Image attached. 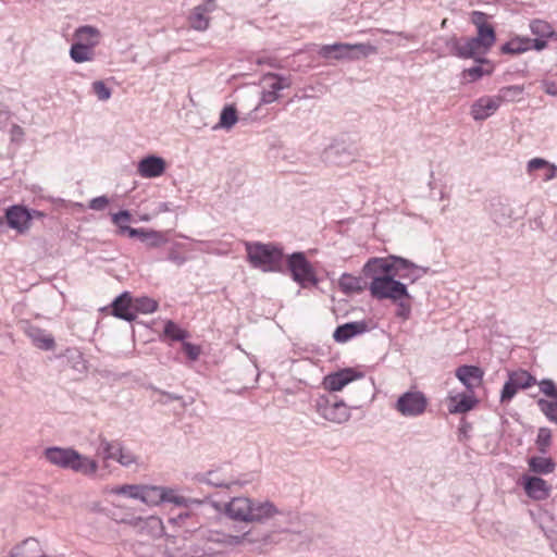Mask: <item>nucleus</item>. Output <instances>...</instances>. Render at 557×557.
Wrapping results in <instances>:
<instances>
[{
  "label": "nucleus",
  "mask_w": 557,
  "mask_h": 557,
  "mask_svg": "<svg viewBox=\"0 0 557 557\" xmlns=\"http://www.w3.org/2000/svg\"><path fill=\"white\" fill-rule=\"evenodd\" d=\"M395 264L386 258H371L363 267V273L372 281L369 290L376 299L397 301L408 296L405 284L396 281Z\"/></svg>",
  "instance_id": "1"
},
{
  "label": "nucleus",
  "mask_w": 557,
  "mask_h": 557,
  "mask_svg": "<svg viewBox=\"0 0 557 557\" xmlns=\"http://www.w3.org/2000/svg\"><path fill=\"white\" fill-rule=\"evenodd\" d=\"M45 457L54 466L71 469L84 475H94L98 470L96 460L81 455L73 448L50 447L45 450Z\"/></svg>",
  "instance_id": "2"
},
{
  "label": "nucleus",
  "mask_w": 557,
  "mask_h": 557,
  "mask_svg": "<svg viewBox=\"0 0 557 557\" xmlns=\"http://www.w3.org/2000/svg\"><path fill=\"white\" fill-rule=\"evenodd\" d=\"M226 511L231 518L246 522H259L277 513L272 503H255L248 497H234L228 503Z\"/></svg>",
  "instance_id": "3"
},
{
  "label": "nucleus",
  "mask_w": 557,
  "mask_h": 557,
  "mask_svg": "<svg viewBox=\"0 0 557 557\" xmlns=\"http://www.w3.org/2000/svg\"><path fill=\"white\" fill-rule=\"evenodd\" d=\"M246 252L251 265L264 272H275L281 268L282 249L272 244L247 243Z\"/></svg>",
  "instance_id": "4"
},
{
  "label": "nucleus",
  "mask_w": 557,
  "mask_h": 557,
  "mask_svg": "<svg viewBox=\"0 0 557 557\" xmlns=\"http://www.w3.org/2000/svg\"><path fill=\"white\" fill-rule=\"evenodd\" d=\"M522 87L508 86L499 90L497 96H484L479 98L471 107V115L475 121H483L493 115L500 104L508 100L509 97L513 98L522 94Z\"/></svg>",
  "instance_id": "5"
},
{
  "label": "nucleus",
  "mask_w": 557,
  "mask_h": 557,
  "mask_svg": "<svg viewBox=\"0 0 557 557\" xmlns=\"http://www.w3.org/2000/svg\"><path fill=\"white\" fill-rule=\"evenodd\" d=\"M495 32L478 34L476 37L453 40L454 54L462 59L475 58L485 54L495 44Z\"/></svg>",
  "instance_id": "6"
},
{
  "label": "nucleus",
  "mask_w": 557,
  "mask_h": 557,
  "mask_svg": "<svg viewBox=\"0 0 557 557\" xmlns=\"http://www.w3.org/2000/svg\"><path fill=\"white\" fill-rule=\"evenodd\" d=\"M315 408L322 418L333 423H344L350 418L348 406L337 396H319L315 401Z\"/></svg>",
  "instance_id": "7"
},
{
  "label": "nucleus",
  "mask_w": 557,
  "mask_h": 557,
  "mask_svg": "<svg viewBox=\"0 0 557 557\" xmlns=\"http://www.w3.org/2000/svg\"><path fill=\"white\" fill-rule=\"evenodd\" d=\"M287 265L293 280L302 287L318 283L315 270L302 252L290 255L287 259Z\"/></svg>",
  "instance_id": "8"
},
{
  "label": "nucleus",
  "mask_w": 557,
  "mask_h": 557,
  "mask_svg": "<svg viewBox=\"0 0 557 557\" xmlns=\"http://www.w3.org/2000/svg\"><path fill=\"white\" fill-rule=\"evenodd\" d=\"M537 384L536 379L527 370L517 369L508 372L500 393V403L508 404L517 395L519 389H527Z\"/></svg>",
  "instance_id": "9"
},
{
  "label": "nucleus",
  "mask_w": 557,
  "mask_h": 557,
  "mask_svg": "<svg viewBox=\"0 0 557 557\" xmlns=\"http://www.w3.org/2000/svg\"><path fill=\"white\" fill-rule=\"evenodd\" d=\"M429 399L420 391H408L396 401L395 409L404 417H418L425 412Z\"/></svg>",
  "instance_id": "10"
},
{
  "label": "nucleus",
  "mask_w": 557,
  "mask_h": 557,
  "mask_svg": "<svg viewBox=\"0 0 557 557\" xmlns=\"http://www.w3.org/2000/svg\"><path fill=\"white\" fill-rule=\"evenodd\" d=\"M354 50H358L362 55H369L371 53H375L376 49L370 45L357 44H335V45H326L320 49V55L325 59H354L355 57L351 54Z\"/></svg>",
  "instance_id": "11"
},
{
  "label": "nucleus",
  "mask_w": 557,
  "mask_h": 557,
  "mask_svg": "<svg viewBox=\"0 0 557 557\" xmlns=\"http://www.w3.org/2000/svg\"><path fill=\"white\" fill-rule=\"evenodd\" d=\"M362 377V373L354 368H344L324 376L322 387L327 392H341L351 382Z\"/></svg>",
  "instance_id": "12"
},
{
  "label": "nucleus",
  "mask_w": 557,
  "mask_h": 557,
  "mask_svg": "<svg viewBox=\"0 0 557 557\" xmlns=\"http://www.w3.org/2000/svg\"><path fill=\"white\" fill-rule=\"evenodd\" d=\"M520 484L527 496L536 502L547 499L552 491L550 485L540 476L524 474L520 479Z\"/></svg>",
  "instance_id": "13"
},
{
  "label": "nucleus",
  "mask_w": 557,
  "mask_h": 557,
  "mask_svg": "<svg viewBox=\"0 0 557 557\" xmlns=\"http://www.w3.org/2000/svg\"><path fill=\"white\" fill-rule=\"evenodd\" d=\"M456 376L469 393H473L483 384L484 371L475 366H460L456 370Z\"/></svg>",
  "instance_id": "14"
},
{
  "label": "nucleus",
  "mask_w": 557,
  "mask_h": 557,
  "mask_svg": "<svg viewBox=\"0 0 557 557\" xmlns=\"http://www.w3.org/2000/svg\"><path fill=\"white\" fill-rule=\"evenodd\" d=\"M215 9V2L208 0L198 7L194 8L188 16V22L191 28L196 30H206L209 27V14Z\"/></svg>",
  "instance_id": "15"
},
{
  "label": "nucleus",
  "mask_w": 557,
  "mask_h": 557,
  "mask_svg": "<svg viewBox=\"0 0 557 557\" xmlns=\"http://www.w3.org/2000/svg\"><path fill=\"white\" fill-rule=\"evenodd\" d=\"M267 88L262 91L261 101L263 103H272L278 99V92L290 87L287 78L280 77L276 74H268L263 78Z\"/></svg>",
  "instance_id": "16"
},
{
  "label": "nucleus",
  "mask_w": 557,
  "mask_h": 557,
  "mask_svg": "<svg viewBox=\"0 0 557 557\" xmlns=\"http://www.w3.org/2000/svg\"><path fill=\"white\" fill-rule=\"evenodd\" d=\"M111 314L126 321L136 319L134 300L131 293L125 292L114 299L111 305Z\"/></svg>",
  "instance_id": "17"
},
{
  "label": "nucleus",
  "mask_w": 557,
  "mask_h": 557,
  "mask_svg": "<svg viewBox=\"0 0 557 557\" xmlns=\"http://www.w3.org/2000/svg\"><path fill=\"white\" fill-rule=\"evenodd\" d=\"M7 222L11 228L23 233L29 228L30 214L27 209L21 206H13L7 210L5 213Z\"/></svg>",
  "instance_id": "18"
},
{
  "label": "nucleus",
  "mask_w": 557,
  "mask_h": 557,
  "mask_svg": "<svg viewBox=\"0 0 557 557\" xmlns=\"http://www.w3.org/2000/svg\"><path fill=\"white\" fill-rule=\"evenodd\" d=\"M165 171V162L160 157L149 156L144 158L137 166V172L141 177L151 178L161 176Z\"/></svg>",
  "instance_id": "19"
},
{
  "label": "nucleus",
  "mask_w": 557,
  "mask_h": 557,
  "mask_svg": "<svg viewBox=\"0 0 557 557\" xmlns=\"http://www.w3.org/2000/svg\"><path fill=\"white\" fill-rule=\"evenodd\" d=\"M478 404V399L470 394H457L447 398V408L449 413H466L472 410Z\"/></svg>",
  "instance_id": "20"
},
{
  "label": "nucleus",
  "mask_w": 557,
  "mask_h": 557,
  "mask_svg": "<svg viewBox=\"0 0 557 557\" xmlns=\"http://www.w3.org/2000/svg\"><path fill=\"white\" fill-rule=\"evenodd\" d=\"M138 499L141 502L148 504V505H158L162 500H173L169 495L168 492L158 486H146L140 485V493L138 496Z\"/></svg>",
  "instance_id": "21"
},
{
  "label": "nucleus",
  "mask_w": 557,
  "mask_h": 557,
  "mask_svg": "<svg viewBox=\"0 0 557 557\" xmlns=\"http://www.w3.org/2000/svg\"><path fill=\"white\" fill-rule=\"evenodd\" d=\"M75 38L83 46H89L91 50L99 44L100 32L94 26H82L76 29Z\"/></svg>",
  "instance_id": "22"
},
{
  "label": "nucleus",
  "mask_w": 557,
  "mask_h": 557,
  "mask_svg": "<svg viewBox=\"0 0 557 557\" xmlns=\"http://www.w3.org/2000/svg\"><path fill=\"white\" fill-rule=\"evenodd\" d=\"M527 170H528V173H530V174L536 170H542V172H544L543 181H545V182L555 178L557 175V166L542 158L531 159L528 162Z\"/></svg>",
  "instance_id": "23"
},
{
  "label": "nucleus",
  "mask_w": 557,
  "mask_h": 557,
  "mask_svg": "<svg viewBox=\"0 0 557 557\" xmlns=\"http://www.w3.org/2000/svg\"><path fill=\"white\" fill-rule=\"evenodd\" d=\"M128 236L138 237L144 242H148L150 247H159L166 242L161 233L152 230L128 228Z\"/></svg>",
  "instance_id": "24"
},
{
  "label": "nucleus",
  "mask_w": 557,
  "mask_h": 557,
  "mask_svg": "<svg viewBox=\"0 0 557 557\" xmlns=\"http://www.w3.org/2000/svg\"><path fill=\"white\" fill-rule=\"evenodd\" d=\"M28 337L33 344L42 350H52L55 347L54 338L51 334L40 329H30L27 332Z\"/></svg>",
  "instance_id": "25"
},
{
  "label": "nucleus",
  "mask_w": 557,
  "mask_h": 557,
  "mask_svg": "<svg viewBox=\"0 0 557 557\" xmlns=\"http://www.w3.org/2000/svg\"><path fill=\"white\" fill-rule=\"evenodd\" d=\"M366 326L363 323H346L344 325L338 326L334 332V338L336 342L344 343L354 337L357 334H360L364 331Z\"/></svg>",
  "instance_id": "26"
},
{
  "label": "nucleus",
  "mask_w": 557,
  "mask_h": 557,
  "mask_svg": "<svg viewBox=\"0 0 557 557\" xmlns=\"http://www.w3.org/2000/svg\"><path fill=\"white\" fill-rule=\"evenodd\" d=\"M532 48V39L529 37H515L502 47V52L508 54L523 53Z\"/></svg>",
  "instance_id": "27"
},
{
  "label": "nucleus",
  "mask_w": 557,
  "mask_h": 557,
  "mask_svg": "<svg viewBox=\"0 0 557 557\" xmlns=\"http://www.w3.org/2000/svg\"><path fill=\"white\" fill-rule=\"evenodd\" d=\"M338 287L346 295L357 294L363 289L361 278L349 273H344L339 277Z\"/></svg>",
  "instance_id": "28"
},
{
  "label": "nucleus",
  "mask_w": 557,
  "mask_h": 557,
  "mask_svg": "<svg viewBox=\"0 0 557 557\" xmlns=\"http://www.w3.org/2000/svg\"><path fill=\"white\" fill-rule=\"evenodd\" d=\"M530 471L537 474H549L554 472L556 463L552 458L546 457H531L528 461Z\"/></svg>",
  "instance_id": "29"
},
{
  "label": "nucleus",
  "mask_w": 557,
  "mask_h": 557,
  "mask_svg": "<svg viewBox=\"0 0 557 557\" xmlns=\"http://www.w3.org/2000/svg\"><path fill=\"white\" fill-rule=\"evenodd\" d=\"M480 63L486 64L488 67L473 66L462 71L461 76L466 83H473L484 75H490L493 72V66L485 59H479Z\"/></svg>",
  "instance_id": "30"
},
{
  "label": "nucleus",
  "mask_w": 557,
  "mask_h": 557,
  "mask_svg": "<svg viewBox=\"0 0 557 557\" xmlns=\"http://www.w3.org/2000/svg\"><path fill=\"white\" fill-rule=\"evenodd\" d=\"M530 30L535 37L553 38L557 40V33L546 21L535 18L530 22Z\"/></svg>",
  "instance_id": "31"
},
{
  "label": "nucleus",
  "mask_w": 557,
  "mask_h": 557,
  "mask_svg": "<svg viewBox=\"0 0 557 557\" xmlns=\"http://www.w3.org/2000/svg\"><path fill=\"white\" fill-rule=\"evenodd\" d=\"M70 55L74 62L83 63L91 61L94 59L95 53L94 50L89 48V46H83L76 41L71 47Z\"/></svg>",
  "instance_id": "32"
},
{
  "label": "nucleus",
  "mask_w": 557,
  "mask_h": 557,
  "mask_svg": "<svg viewBox=\"0 0 557 557\" xmlns=\"http://www.w3.org/2000/svg\"><path fill=\"white\" fill-rule=\"evenodd\" d=\"M133 300H134V310H135L136 315L138 313H143V314L152 313V312L157 311L159 308V302L156 299L147 297V296L138 297L135 299L133 298Z\"/></svg>",
  "instance_id": "33"
},
{
  "label": "nucleus",
  "mask_w": 557,
  "mask_h": 557,
  "mask_svg": "<svg viewBox=\"0 0 557 557\" xmlns=\"http://www.w3.org/2000/svg\"><path fill=\"white\" fill-rule=\"evenodd\" d=\"M106 493L122 495L128 498L138 499L140 493V485L135 484H124L121 486L107 487Z\"/></svg>",
  "instance_id": "34"
},
{
  "label": "nucleus",
  "mask_w": 557,
  "mask_h": 557,
  "mask_svg": "<svg viewBox=\"0 0 557 557\" xmlns=\"http://www.w3.org/2000/svg\"><path fill=\"white\" fill-rule=\"evenodd\" d=\"M100 448L102 450L104 459L116 460V458L119 457L120 453L122 451L123 446H122V444L120 442L107 441V440L103 438L100 442Z\"/></svg>",
  "instance_id": "35"
},
{
  "label": "nucleus",
  "mask_w": 557,
  "mask_h": 557,
  "mask_svg": "<svg viewBox=\"0 0 557 557\" xmlns=\"http://www.w3.org/2000/svg\"><path fill=\"white\" fill-rule=\"evenodd\" d=\"M537 406L549 421L557 424V399L546 400L541 398L537 400Z\"/></svg>",
  "instance_id": "36"
},
{
  "label": "nucleus",
  "mask_w": 557,
  "mask_h": 557,
  "mask_svg": "<svg viewBox=\"0 0 557 557\" xmlns=\"http://www.w3.org/2000/svg\"><path fill=\"white\" fill-rule=\"evenodd\" d=\"M237 111L234 107H225L220 115L219 126L223 128H231L237 123Z\"/></svg>",
  "instance_id": "37"
},
{
  "label": "nucleus",
  "mask_w": 557,
  "mask_h": 557,
  "mask_svg": "<svg viewBox=\"0 0 557 557\" xmlns=\"http://www.w3.org/2000/svg\"><path fill=\"white\" fill-rule=\"evenodd\" d=\"M164 335L173 341H184L188 332L181 329L175 322L169 320L164 325Z\"/></svg>",
  "instance_id": "38"
},
{
  "label": "nucleus",
  "mask_w": 557,
  "mask_h": 557,
  "mask_svg": "<svg viewBox=\"0 0 557 557\" xmlns=\"http://www.w3.org/2000/svg\"><path fill=\"white\" fill-rule=\"evenodd\" d=\"M143 529L147 530L148 534L153 537H158L163 534L162 521L154 516H151L144 521Z\"/></svg>",
  "instance_id": "39"
},
{
  "label": "nucleus",
  "mask_w": 557,
  "mask_h": 557,
  "mask_svg": "<svg viewBox=\"0 0 557 557\" xmlns=\"http://www.w3.org/2000/svg\"><path fill=\"white\" fill-rule=\"evenodd\" d=\"M471 21L476 26L478 34H485V32H495L493 26L487 24L486 14L483 12L474 11L471 14Z\"/></svg>",
  "instance_id": "40"
},
{
  "label": "nucleus",
  "mask_w": 557,
  "mask_h": 557,
  "mask_svg": "<svg viewBox=\"0 0 557 557\" xmlns=\"http://www.w3.org/2000/svg\"><path fill=\"white\" fill-rule=\"evenodd\" d=\"M132 215L128 211L123 210L117 213L112 214V222L119 227L120 233H127L128 228H131L127 223L131 221Z\"/></svg>",
  "instance_id": "41"
},
{
  "label": "nucleus",
  "mask_w": 557,
  "mask_h": 557,
  "mask_svg": "<svg viewBox=\"0 0 557 557\" xmlns=\"http://www.w3.org/2000/svg\"><path fill=\"white\" fill-rule=\"evenodd\" d=\"M552 441V432L547 428H541L536 437V445L541 453H546L547 448L550 445Z\"/></svg>",
  "instance_id": "42"
},
{
  "label": "nucleus",
  "mask_w": 557,
  "mask_h": 557,
  "mask_svg": "<svg viewBox=\"0 0 557 557\" xmlns=\"http://www.w3.org/2000/svg\"><path fill=\"white\" fill-rule=\"evenodd\" d=\"M115 461L124 467H129L137 462V457L131 450L123 447Z\"/></svg>",
  "instance_id": "43"
},
{
  "label": "nucleus",
  "mask_w": 557,
  "mask_h": 557,
  "mask_svg": "<svg viewBox=\"0 0 557 557\" xmlns=\"http://www.w3.org/2000/svg\"><path fill=\"white\" fill-rule=\"evenodd\" d=\"M540 389L543 394H545L548 397H552V400L557 399V388L553 381L550 380H543L539 383Z\"/></svg>",
  "instance_id": "44"
},
{
  "label": "nucleus",
  "mask_w": 557,
  "mask_h": 557,
  "mask_svg": "<svg viewBox=\"0 0 557 557\" xmlns=\"http://www.w3.org/2000/svg\"><path fill=\"white\" fill-rule=\"evenodd\" d=\"M92 89L100 100H108L111 97V90L101 81L95 82L92 84Z\"/></svg>",
  "instance_id": "45"
},
{
  "label": "nucleus",
  "mask_w": 557,
  "mask_h": 557,
  "mask_svg": "<svg viewBox=\"0 0 557 557\" xmlns=\"http://www.w3.org/2000/svg\"><path fill=\"white\" fill-rule=\"evenodd\" d=\"M183 350L190 360H197L201 352L199 346L186 342L183 343Z\"/></svg>",
  "instance_id": "46"
},
{
  "label": "nucleus",
  "mask_w": 557,
  "mask_h": 557,
  "mask_svg": "<svg viewBox=\"0 0 557 557\" xmlns=\"http://www.w3.org/2000/svg\"><path fill=\"white\" fill-rule=\"evenodd\" d=\"M109 205V199L106 196H100L91 199L88 207L96 211L104 210Z\"/></svg>",
  "instance_id": "47"
},
{
  "label": "nucleus",
  "mask_w": 557,
  "mask_h": 557,
  "mask_svg": "<svg viewBox=\"0 0 557 557\" xmlns=\"http://www.w3.org/2000/svg\"><path fill=\"white\" fill-rule=\"evenodd\" d=\"M549 38L544 37H535L532 39V48H534L537 51L544 50L547 47V40Z\"/></svg>",
  "instance_id": "48"
},
{
  "label": "nucleus",
  "mask_w": 557,
  "mask_h": 557,
  "mask_svg": "<svg viewBox=\"0 0 557 557\" xmlns=\"http://www.w3.org/2000/svg\"><path fill=\"white\" fill-rule=\"evenodd\" d=\"M544 90L548 95L556 96L557 95V85L555 83H545Z\"/></svg>",
  "instance_id": "49"
},
{
  "label": "nucleus",
  "mask_w": 557,
  "mask_h": 557,
  "mask_svg": "<svg viewBox=\"0 0 557 557\" xmlns=\"http://www.w3.org/2000/svg\"><path fill=\"white\" fill-rule=\"evenodd\" d=\"M409 313H410V308L409 306H406V305H400L399 306V312H398V315L403 317L404 319H408L409 317Z\"/></svg>",
  "instance_id": "50"
},
{
  "label": "nucleus",
  "mask_w": 557,
  "mask_h": 557,
  "mask_svg": "<svg viewBox=\"0 0 557 557\" xmlns=\"http://www.w3.org/2000/svg\"><path fill=\"white\" fill-rule=\"evenodd\" d=\"M169 259L174 261L177 264H182L185 261L183 258H180L173 253H170Z\"/></svg>",
  "instance_id": "51"
},
{
  "label": "nucleus",
  "mask_w": 557,
  "mask_h": 557,
  "mask_svg": "<svg viewBox=\"0 0 557 557\" xmlns=\"http://www.w3.org/2000/svg\"><path fill=\"white\" fill-rule=\"evenodd\" d=\"M246 536H247V534L242 535V537H238V536L234 537L235 539V543H243L244 540L246 539Z\"/></svg>",
  "instance_id": "52"
},
{
  "label": "nucleus",
  "mask_w": 557,
  "mask_h": 557,
  "mask_svg": "<svg viewBox=\"0 0 557 557\" xmlns=\"http://www.w3.org/2000/svg\"><path fill=\"white\" fill-rule=\"evenodd\" d=\"M397 261H398V262H400V263H401L403 265H405V267L407 265V261H406V260H404V259H397Z\"/></svg>",
  "instance_id": "53"
}]
</instances>
